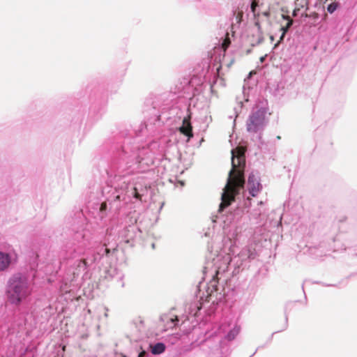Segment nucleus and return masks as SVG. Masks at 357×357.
<instances>
[{"mask_svg":"<svg viewBox=\"0 0 357 357\" xmlns=\"http://www.w3.org/2000/svg\"><path fill=\"white\" fill-rule=\"evenodd\" d=\"M229 41L214 47L208 61L202 63V70L192 77L179 79L171 93L184 100L183 107L163 105L150 109L151 116L132 131L121 130L110 146V162L106 169L108 185L103 193L112 195L114 199L124 193L129 197L141 199L148 191L149 183L142 176L131 178L133 174L152 172L162 176L169 165V152L176 150V142L188 143L193 137L190 121L189 107L195 103L211 80L219 76L224 65L225 52Z\"/></svg>","mask_w":357,"mask_h":357,"instance_id":"nucleus-1","label":"nucleus"},{"mask_svg":"<svg viewBox=\"0 0 357 357\" xmlns=\"http://www.w3.org/2000/svg\"><path fill=\"white\" fill-rule=\"evenodd\" d=\"M107 185L108 179L102 189V195L105 198L104 202H89L87 208L93 221L88 220L82 212H79L72 224L70 239L66 245V252L69 258L66 287L68 281L72 282L79 276L87 278L93 269H100L102 267L106 269L107 267L105 264L108 263L110 255L116 250V243L108 247L110 245L107 237L109 230L107 229L105 233L102 229L107 222V202L111 204L117 200L126 202V197L129 200L132 197H129L124 192L120 193L119 198L109 199L113 190L110 193H103Z\"/></svg>","mask_w":357,"mask_h":357,"instance_id":"nucleus-2","label":"nucleus"},{"mask_svg":"<svg viewBox=\"0 0 357 357\" xmlns=\"http://www.w3.org/2000/svg\"><path fill=\"white\" fill-rule=\"evenodd\" d=\"M236 241L223 239V249L215 257H207L203 269V280L199 281L196 290H218V284L224 274L233 266L231 275H236L248 268L259 257V245L255 241H250L237 252Z\"/></svg>","mask_w":357,"mask_h":357,"instance_id":"nucleus-3","label":"nucleus"},{"mask_svg":"<svg viewBox=\"0 0 357 357\" xmlns=\"http://www.w3.org/2000/svg\"><path fill=\"white\" fill-rule=\"evenodd\" d=\"M231 169H230L226 185L221 195V203L218 212L221 214L225 209L227 213L236 208L235 214L244 213L245 209L251 206V199H244V185L245 179L244 176L245 158L242 155H235L232 149Z\"/></svg>","mask_w":357,"mask_h":357,"instance_id":"nucleus-4","label":"nucleus"},{"mask_svg":"<svg viewBox=\"0 0 357 357\" xmlns=\"http://www.w3.org/2000/svg\"><path fill=\"white\" fill-rule=\"evenodd\" d=\"M266 109L264 107L256 108L252 110L246 122L248 132H258L264 130L266 124Z\"/></svg>","mask_w":357,"mask_h":357,"instance_id":"nucleus-5","label":"nucleus"},{"mask_svg":"<svg viewBox=\"0 0 357 357\" xmlns=\"http://www.w3.org/2000/svg\"><path fill=\"white\" fill-rule=\"evenodd\" d=\"M38 273V271L32 273L31 280V275L23 273H14L8 281V290H27Z\"/></svg>","mask_w":357,"mask_h":357,"instance_id":"nucleus-6","label":"nucleus"},{"mask_svg":"<svg viewBox=\"0 0 357 357\" xmlns=\"http://www.w3.org/2000/svg\"><path fill=\"white\" fill-rule=\"evenodd\" d=\"M244 13L242 9L238 7L232 10V15L230 17L231 29L233 33H235L240 30L243 25H244L243 20Z\"/></svg>","mask_w":357,"mask_h":357,"instance_id":"nucleus-7","label":"nucleus"},{"mask_svg":"<svg viewBox=\"0 0 357 357\" xmlns=\"http://www.w3.org/2000/svg\"><path fill=\"white\" fill-rule=\"evenodd\" d=\"M247 188L252 197H256L262 190V185L259 176L254 172L250 174L248 179Z\"/></svg>","mask_w":357,"mask_h":357,"instance_id":"nucleus-8","label":"nucleus"},{"mask_svg":"<svg viewBox=\"0 0 357 357\" xmlns=\"http://www.w3.org/2000/svg\"><path fill=\"white\" fill-rule=\"evenodd\" d=\"M251 73H250L248 77L244 79L243 86V95L245 102L249 101L250 96L254 93L257 86L256 82L250 78Z\"/></svg>","mask_w":357,"mask_h":357,"instance_id":"nucleus-9","label":"nucleus"},{"mask_svg":"<svg viewBox=\"0 0 357 357\" xmlns=\"http://www.w3.org/2000/svg\"><path fill=\"white\" fill-rule=\"evenodd\" d=\"M7 298L8 302L14 304L18 305L21 302L22 299H24L27 295L26 291H7Z\"/></svg>","mask_w":357,"mask_h":357,"instance_id":"nucleus-10","label":"nucleus"},{"mask_svg":"<svg viewBox=\"0 0 357 357\" xmlns=\"http://www.w3.org/2000/svg\"><path fill=\"white\" fill-rule=\"evenodd\" d=\"M11 260L10 254L0 251V272L5 271L9 267Z\"/></svg>","mask_w":357,"mask_h":357,"instance_id":"nucleus-11","label":"nucleus"},{"mask_svg":"<svg viewBox=\"0 0 357 357\" xmlns=\"http://www.w3.org/2000/svg\"><path fill=\"white\" fill-rule=\"evenodd\" d=\"M264 202L262 201L257 202V208L253 209V211L250 213V219H255L257 220V223H259L258 219H259L261 215L264 213L265 209L264 208Z\"/></svg>","mask_w":357,"mask_h":357,"instance_id":"nucleus-12","label":"nucleus"},{"mask_svg":"<svg viewBox=\"0 0 357 357\" xmlns=\"http://www.w3.org/2000/svg\"><path fill=\"white\" fill-rule=\"evenodd\" d=\"M162 319L163 321H165L167 324L172 323L174 324V327L176 326L177 322L178 321V318L177 315L172 314L170 312L164 314L162 316Z\"/></svg>","mask_w":357,"mask_h":357,"instance_id":"nucleus-13","label":"nucleus"},{"mask_svg":"<svg viewBox=\"0 0 357 357\" xmlns=\"http://www.w3.org/2000/svg\"><path fill=\"white\" fill-rule=\"evenodd\" d=\"M314 284L319 285V287H335V285L331 284L324 285L318 282H314L310 280H305L302 284L301 288L303 290H304L305 288H314L312 287Z\"/></svg>","mask_w":357,"mask_h":357,"instance_id":"nucleus-14","label":"nucleus"},{"mask_svg":"<svg viewBox=\"0 0 357 357\" xmlns=\"http://www.w3.org/2000/svg\"><path fill=\"white\" fill-rule=\"evenodd\" d=\"M165 350V345L163 343L159 342L151 347V352L153 354H160Z\"/></svg>","mask_w":357,"mask_h":357,"instance_id":"nucleus-15","label":"nucleus"},{"mask_svg":"<svg viewBox=\"0 0 357 357\" xmlns=\"http://www.w3.org/2000/svg\"><path fill=\"white\" fill-rule=\"evenodd\" d=\"M340 3L338 2H332L329 3L327 6V11L332 14L339 7Z\"/></svg>","mask_w":357,"mask_h":357,"instance_id":"nucleus-16","label":"nucleus"},{"mask_svg":"<svg viewBox=\"0 0 357 357\" xmlns=\"http://www.w3.org/2000/svg\"><path fill=\"white\" fill-rule=\"evenodd\" d=\"M239 328H234L232 331H231L228 334V339L229 340H233L235 336L238 333Z\"/></svg>","mask_w":357,"mask_h":357,"instance_id":"nucleus-17","label":"nucleus"},{"mask_svg":"<svg viewBox=\"0 0 357 357\" xmlns=\"http://www.w3.org/2000/svg\"><path fill=\"white\" fill-rule=\"evenodd\" d=\"M259 148L261 149V150H263V149H266V147H264V146H266L268 144H266L262 139H261V137L259 135Z\"/></svg>","mask_w":357,"mask_h":357,"instance_id":"nucleus-18","label":"nucleus"},{"mask_svg":"<svg viewBox=\"0 0 357 357\" xmlns=\"http://www.w3.org/2000/svg\"><path fill=\"white\" fill-rule=\"evenodd\" d=\"M291 25V22H288L287 26H282L280 30L284 33H287L288 32L289 29H290Z\"/></svg>","mask_w":357,"mask_h":357,"instance_id":"nucleus-19","label":"nucleus"},{"mask_svg":"<svg viewBox=\"0 0 357 357\" xmlns=\"http://www.w3.org/2000/svg\"><path fill=\"white\" fill-rule=\"evenodd\" d=\"M203 292V296H205L204 293H206V299H205V301H207V302H209L210 301V298L211 296V294H209L208 291H202Z\"/></svg>","mask_w":357,"mask_h":357,"instance_id":"nucleus-20","label":"nucleus"},{"mask_svg":"<svg viewBox=\"0 0 357 357\" xmlns=\"http://www.w3.org/2000/svg\"><path fill=\"white\" fill-rule=\"evenodd\" d=\"M250 8H251V10H252V13H253L254 15H255V6L254 2H252V3H250Z\"/></svg>","mask_w":357,"mask_h":357,"instance_id":"nucleus-21","label":"nucleus"},{"mask_svg":"<svg viewBox=\"0 0 357 357\" xmlns=\"http://www.w3.org/2000/svg\"><path fill=\"white\" fill-rule=\"evenodd\" d=\"M285 35H286V33H284L283 32H282V34H281V36L280 37V41H282L283 40L284 38L285 37Z\"/></svg>","mask_w":357,"mask_h":357,"instance_id":"nucleus-22","label":"nucleus"},{"mask_svg":"<svg viewBox=\"0 0 357 357\" xmlns=\"http://www.w3.org/2000/svg\"><path fill=\"white\" fill-rule=\"evenodd\" d=\"M146 354V352L144 351L140 352L138 355V357H144Z\"/></svg>","mask_w":357,"mask_h":357,"instance_id":"nucleus-23","label":"nucleus"},{"mask_svg":"<svg viewBox=\"0 0 357 357\" xmlns=\"http://www.w3.org/2000/svg\"><path fill=\"white\" fill-rule=\"evenodd\" d=\"M120 280H119V282L121 284V286L120 287H124V284L123 282H122V278H119Z\"/></svg>","mask_w":357,"mask_h":357,"instance_id":"nucleus-24","label":"nucleus"},{"mask_svg":"<svg viewBox=\"0 0 357 357\" xmlns=\"http://www.w3.org/2000/svg\"><path fill=\"white\" fill-rule=\"evenodd\" d=\"M192 162H191V160L189 161V162L188 164H186L185 165L187 166L186 167V169H188V167H190L191 165Z\"/></svg>","mask_w":357,"mask_h":357,"instance_id":"nucleus-25","label":"nucleus"},{"mask_svg":"<svg viewBox=\"0 0 357 357\" xmlns=\"http://www.w3.org/2000/svg\"><path fill=\"white\" fill-rule=\"evenodd\" d=\"M256 229H259L260 231L262 230V227L260 226V227H256Z\"/></svg>","mask_w":357,"mask_h":357,"instance_id":"nucleus-26","label":"nucleus"},{"mask_svg":"<svg viewBox=\"0 0 357 357\" xmlns=\"http://www.w3.org/2000/svg\"><path fill=\"white\" fill-rule=\"evenodd\" d=\"M255 25L259 29V23L258 22H255Z\"/></svg>","mask_w":357,"mask_h":357,"instance_id":"nucleus-27","label":"nucleus"},{"mask_svg":"<svg viewBox=\"0 0 357 357\" xmlns=\"http://www.w3.org/2000/svg\"><path fill=\"white\" fill-rule=\"evenodd\" d=\"M239 103L241 104V107H242L243 106V102L241 100H240Z\"/></svg>","mask_w":357,"mask_h":357,"instance_id":"nucleus-28","label":"nucleus"},{"mask_svg":"<svg viewBox=\"0 0 357 357\" xmlns=\"http://www.w3.org/2000/svg\"><path fill=\"white\" fill-rule=\"evenodd\" d=\"M276 139H277L278 140H279V139H280V136H277Z\"/></svg>","mask_w":357,"mask_h":357,"instance_id":"nucleus-29","label":"nucleus"},{"mask_svg":"<svg viewBox=\"0 0 357 357\" xmlns=\"http://www.w3.org/2000/svg\"><path fill=\"white\" fill-rule=\"evenodd\" d=\"M180 160H181V162H182V161H183V158H182V156H181V155L180 156Z\"/></svg>","mask_w":357,"mask_h":357,"instance_id":"nucleus-30","label":"nucleus"}]
</instances>
